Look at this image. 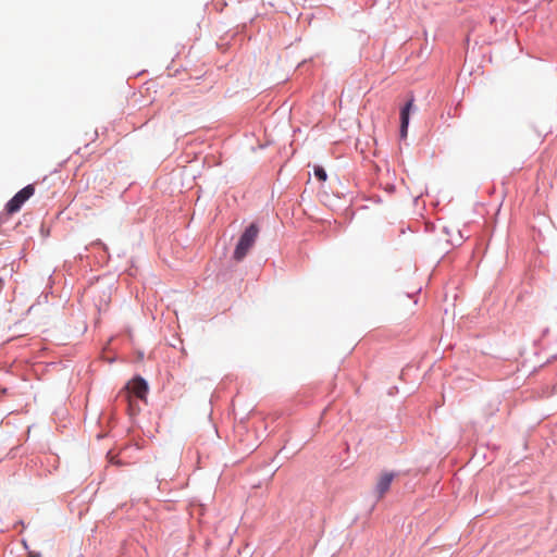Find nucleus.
I'll use <instances>...</instances> for the list:
<instances>
[{
    "label": "nucleus",
    "mask_w": 557,
    "mask_h": 557,
    "mask_svg": "<svg viewBox=\"0 0 557 557\" xmlns=\"http://www.w3.org/2000/svg\"><path fill=\"white\" fill-rule=\"evenodd\" d=\"M394 478L395 474L393 472H383L380 475L375 485V493L379 499L383 498L384 495L388 492Z\"/></svg>",
    "instance_id": "obj_4"
},
{
    "label": "nucleus",
    "mask_w": 557,
    "mask_h": 557,
    "mask_svg": "<svg viewBox=\"0 0 557 557\" xmlns=\"http://www.w3.org/2000/svg\"><path fill=\"white\" fill-rule=\"evenodd\" d=\"M147 393V382L143 377L136 376L126 384V386L119 393L117 397L127 403L129 413L134 414L139 411V407L137 406V401L134 400V397L139 400H146Z\"/></svg>",
    "instance_id": "obj_1"
},
{
    "label": "nucleus",
    "mask_w": 557,
    "mask_h": 557,
    "mask_svg": "<svg viewBox=\"0 0 557 557\" xmlns=\"http://www.w3.org/2000/svg\"><path fill=\"white\" fill-rule=\"evenodd\" d=\"M413 106V99L411 98L400 111V136L406 137L409 124L410 110Z\"/></svg>",
    "instance_id": "obj_5"
},
{
    "label": "nucleus",
    "mask_w": 557,
    "mask_h": 557,
    "mask_svg": "<svg viewBox=\"0 0 557 557\" xmlns=\"http://www.w3.org/2000/svg\"><path fill=\"white\" fill-rule=\"evenodd\" d=\"M314 175L317 176V178L319 181H322V182L326 181V178H327L326 172L321 166L314 168Z\"/></svg>",
    "instance_id": "obj_6"
},
{
    "label": "nucleus",
    "mask_w": 557,
    "mask_h": 557,
    "mask_svg": "<svg viewBox=\"0 0 557 557\" xmlns=\"http://www.w3.org/2000/svg\"><path fill=\"white\" fill-rule=\"evenodd\" d=\"M2 286H3V281H2V278H0V289L2 288Z\"/></svg>",
    "instance_id": "obj_7"
},
{
    "label": "nucleus",
    "mask_w": 557,
    "mask_h": 557,
    "mask_svg": "<svg viewBox=\"0 0 557 557\" xmlns=\"http://www.w3.org/2000/svg\"><path fill=\"white\" fill-rule=\"evenodd\" d=\"M258 235H259V227L255 223L250 224L245 230V232L242 234V236L236 245V248L234 250L233 258L236 261H242L247 256V253L249 252V250L256 243Z\"/></svg>",
    "instance_id": "obj_2"
},
{
    "label": "nucleus",
    "mask_w": 557,
    "mask_h": 557,
    "mask_svg": "<svg viewBox=\"0 0 557 557\" xmlns=\"http://www.w3.org/2000/svg\"><path fill=\"white\" fill-rule=\"evenodd\" d=\"M34 185L25 186L23 189L16 193L11 200H9V202L5 206L7 212L9 214L18 212L22 206L34 195Z\"/></svg>",
    "instance_id": "obj_3"
}]
</instances>
